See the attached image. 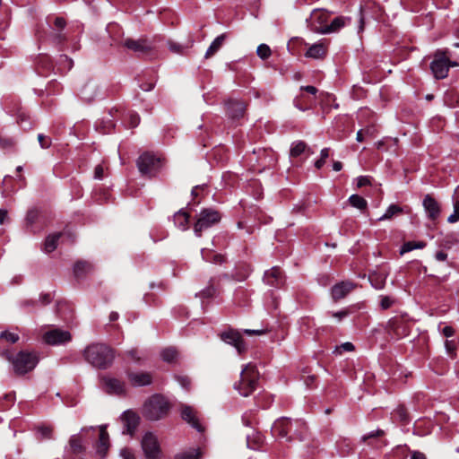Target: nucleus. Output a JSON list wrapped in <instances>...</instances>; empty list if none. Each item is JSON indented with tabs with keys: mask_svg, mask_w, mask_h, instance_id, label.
Segmentation results:
<instances>
[{
	"mask_svg": "<svg viewBox=\"0 0 459 459\" xmlns=\"http://www.w3.org/2000/svg\"><path fill=\"white\" fill-rule=\"evenodd\" d=\"M85 360L95 368L105 369L113 363L114 351L104 343H91L83 351Z\"/></svg>",
	"mask_w": 459,
	"mask_h": 459,
	"instance_id": "nucleus-1",
	"label": "nucleus"
},
{
	"mask_svg": "<svg viewBox=\"0 0 459 459\" xmlns=\"http://www.w3.org/2000/svg\"><path fill=\"white\" fill-rule=\"evenodd\" d=\"M169 402L161 395H152L143 407V415L149 420H159L164 418L169 411Z\"/></svg>",
	"mask_w": 459,
	"mask_h": 459,
	"instance_id": "nucleus-2",
	"label": "nucleus"
},
{
	"mask_svg": "<svg viewBox=\"0 0 459 459\" xmlns=\"http://www.w3.org/2000/svg\"><path fill=\"white\" fill-rule=\"evenodd\" d=\"M259 378V373L256 367L253 364H247L240 373V379L235 383L234 388L242 396L250 395L256 388Z\"/></svg>",
	"mask_w": 459,
	"mask_h": 459,
	"instance_id": "nucleus-3",
	"label": "nucleus"
},
{
	"mask_svg": "<svg viewBox=\"0 0 459 459\" xmlns=\"http://www.w3.org/2000/svg\"><path fill=\"white\" fill-rule=\"evenodd\" d=\"M13 369L18 375H24L31 371L39 362V357L36 352L20 351L14 357H9Z\"/></svg>",
	"mask_w": 459,
	"mask_h": 459,
	"instance_id": "nucleus-4",
	"label": "nucleus"
},
{
	"mask_svg": "<svg viewBox=\"0 0 459 459\" xmlns=\"http://www.w3.org/2000/svg\"><path fill=\"white\" fill-rule=\"evenodd\" d=\"M136 163L140 173L148 178L155 177L162 166L161 159L151 152L143 153Z\"/></svg>",
	"mask_w": 459,
	"mask_h": 459,
	"instance_id": "nucleus-5",
	"label": "nucleus"
},
{
	"mask_svg": "<svg viewBox=\"0 0 459 459\" xmlns=\"http://www.w3.org/2000/svg\"><path fill=\"white\" fill-rule=\"evenodd\" d=\"M293 427H298L301 430L305 429V421L301 420H290L289 418H281L274 421L272 427L273 436L280 438H286L288 441L292 440L291 434Z\"/></svg>",
	"mask_w": 459,
	"mask_h": 459,
	"instance_id": "nucleus-6",
	"label": "nucleus"
},
{
	"mask_svg": "<svg viewBox=\"0 0 459 459\" xmlns=\"http://www.w3.org/2000/svg\"><path fill=\"white\" fill-rule=\"evenodd\" d=\"M221 214L218 211L207 208L201 211L196 222L194 225V231L197 237H201L202 232L217 224L221 221Z\"/></svg>",
	"mask_w": 459,
	"mask_h": 459,
	"instance_id": "nucleus-7",
	"label": "nucleus"
},
{
	"mask_svg": "<svg viewBox=\"0 0 459 459\" xmlns=\"http://www.w3.org/2000/svg\"><path fill=\"white\" fill-rule=\"evenodd\" d=\"M430 69L436 79H444L448 75L449 57L446 56V51L437 50L435 52Z\"/></svg>",
	"mask_w": 459,
	"mask_h": 459,
	"instance_id": "nucleus-8",
	"label": "nucleus"
},
{
	"mask_svg": "<svg viewBox=\"0 0 459 459\" xmlns=\"http://www.w3.org/2000/svg\"><path fill=\"white\" fill-rule=\"evenodd\" d=\"M71 340V333L59 328L50 329L43 334V341L48 345H61Z\"/></svg>",
	"mask_w": 459,
	"mask_h": 459,
	"instance_id": "nucleus-9",
	"label": "nucleus"
},
{
	"mask_svg": "<svg viewBox=\"0 0 459 459\" xmlns=\"http://www.w3.org/2000/svg\"><path fill=\"white\" fill-rule=\"evenodd\" d=\"M142 447L148 459H157L160 445L157 437L152 432L146 433L142 439Z\"/></svg>",
	"mask_w": 459,
	"mask_h": 459,
	"instance_id": "nucleus-10",
	"label": "nucleus"
},
{
	"mask_svg": "<svg viewBox=\"0 0 459 459\" xmlns=\"http://www.w3.org/2000/svg\"><path fill=\"white\" fill-rule=\"evenodd\" d=\"M390 332L398 339L409 335L411 324L403 316L394 317L388 322Z\"/></svg>",
	"mask_w": 459,
	"mask_h": 459,
	"instance_id": "nucleus-11",
	"label": "nucleus"
},
{
	"mask_svg": "<svg viewBox=\"0 0 459 459\" xmlns=\"http://www.w3.org/2000/svg\"><path fill=\"white\" fill-rule=\"evenodd\" d=\"M180 412H181V418L186 422H187L189 425H191L197 431H199V432L204 431V428L199 420L198 412L194 407L186 405V404H181L180 405Z\"/></svg>",
	"mask_w": 459,
	"mask_h": 459,
	"instance_id": "nucleus-12",
	"label": "nucleus"
},
{
	"mask_svg": "<svg viewBox=\"0 0 459 459\" xmlns=\"http://www.w3.org/2000/svg\"><path fill=\"white\" fill-rule=\"evenodd\" d=\"M221 337L226 343L233 345L239 354L246 351L245 342L238 332L229 330L222 333Z\"/></svg>",
	"mask_w": 459,
	"mask_h": 459,
	"instance_id": "nucleus-13",
	"label": "nucleus"
},
{
	"mask_svg": "<svg viewBox=\"0 0 459 459\" xmlns=\"http://www.w3.org/2000/svg\"><path fill=\"white\" fill-rule=\"evenodd\" d=\"M79 94L85 102H91L99 94V84L94 80H88L82 86Z\"/></svg>",
	"mask_w": 459,
	"mask_h": 459,
	"instance_id": "nucleus-14",
	"label": "nucleus"
},
{
	"mask_svg": "<svg viewBox=\"0 0 459 459\" xmlns=\"http://www.w3.org/2000/svg\"><path fill=\"white\" fill-rule=\"evenodd\" d=\"M139 417L138 415L132 411H126L123 413V415L121 416V420L124 424V430H123V433L124 434H130L132 435L138 424H139Z\"/></svg>",
	"mask_w": 459,
	"mask_h": 459,
	"instance_id": "nucleus-15",
	"label": "nucleus"
},
{
	"mask_svg": "<svg viewBox=\"0 0 459 459\" xmlns=\"http://www.w3.org/2000/svg\"><path fill=\"white\" fill-rule=\"evenodd\" d=\"M327 49L328 45L326 41L321 40L317 43L311 45L305 53V56L314 59H323L326 56Z\"/></svg>",
	"mask_w": 459,
	"mask_h": 459,
	"instance_id": "nucleus-16",
	"label": "nucleus"
},
{
	"mask_svg": "<svg viewBox=\"0 0 459 459\" xmlns=\"http://www.w3.org/2000/svg\"><path fill=\"white\" fill-rule=\"evenodd\" d=\"M423 206L429 219L435 221L438 218L440 214L439 204L430 195H425L423 199Z\"/></svg>",
	"mask_w": 459,
	"mask_h": 459,
	"instance_id": "nucleus-17",
	"label": "nucleus"
},
{
	"mask_svg": "<svg viewBox=\"0 0 459 459\" xmlns=\"http://www.w3.org/2000/svg\"><path fill=\"white\" fill-rule=\"evenodd\" d=\"M127 377L134 386H144L152 382V377L148 372H128Z\"/></svg>",
	"mask_w": 459,
	"mask_h": 459,
	"instance_id": "nucleus-18",
	"label": "nucleus"
},
{
	"mask_svg": "<svg viewBox=\"0 0 459 459\" xmlns=\"http://www.w3.org/2000/svg\"><path fill=\"white\" fill-rule=\"evenodd\" d=\"M109 448V437L106 430V426L100 427L99 440L96 445V452L100 458H104Z\"/></svg>",
	"mask_w": 459,
	"mask_h": 459,
	"instance_id": "nucleus-19",
	"label": "nucleus"
},
{
	"mask_svg": "<svg viewBox=\"0 0 459 459\" xmlns=\"http://www.w3.org/2000/svg\"><path fill=\"white\" fill-rule=\"evenodd\" d=\"M228 115L232 119H238L244 116L246 105L243 101L230 100L226 102Z\"/></svg>",
	"mask_w": 459,
	"mask_h": 459,
	"instance_id": "nucleus-20",
	"label": "nucleus"
},
{
	"mask_svg": "<svg viewBox=\"0 0 459 459\" xmlns=\"http://www.w3.org/2000/svg\"><path fill=\"white\" fill-rule=\"evenodd\" d=\"M354 287L355 285L351 281L339 282L332 288V297L334 300L343 299L354 289Z\"/></svg>",
	"mask_w": 459,
	"mask_h": 459,
	"instance_id": "nucleus-21",
	"label": "nucleus"
},
{
	"mask_svg": "<svg viewBox=\"0 0 459 459\" xmlns=\"http://www.w3.org/2000/svg\"><path fill=\"white\" fill-rule=\"evenodd\" d=\"M351 22L350 18L339 16L334 18L330 24H327L321 29H318V32L322 34H329L339 31L342 28L346 26Z\"/></svg>",
	"mask_w": 459,
	"mask_h": 459,
	"instance_id": "nucleus-22",
	"label": "nucleus"
},
{
	"mask_svg": "<svg viewBox=\"0 0 459 459\" xmlns=\"http://www.w3.org/2000/svg\"><path fill=\"white\" fill-rule=\"evenodd\" d=\"M122 44L126 48L136 53H147L152 48L147 41L143 39L135 40L133 39H126Z\"/></svg>",
	"mask_w": 459,
	"mask_h": 459,
	"instance_id": "nucleus-23",
	"label": "nucleus"
},
{
	"mask_svg": "<svg viewBox=\"0 0 459 459\" xmlns=\"http://www.w3.org/2000/svg\"><path fill=\"white\" fill-rule=\"evenodd\" d=\"M264 281L266 284L271 286H280L283 283L282 272L279 267H273L271 270L266 271L264 275Z\"/></svg>",
	"mask_w": 459,
	"mask_h": 459,
	"instance_id": "nucleus-24",
	"label": "nucleus"
},
{
	"mask_svg": "<svg viewBox=\"0 0 459 459\" xmlns=\"http://www.w3.org/2000/svg\"><path fill=\"white\" fill-rule=\"evenodd\" d=\"M316 105V97H307L305 94L300 93L294 99V106L301 110L306 111L313 108Z\"/></svg>",
	"mask_w": 459,
	"mask_h": 459,
	"instance_id": "nucleus-25",
	"label": "nucleus"
},
{
	"mask_svg": "<svg viewBox=\"0 0 459 459\" xmlns=\"http://www.w3.org/2000/svg\"><path fill=\"white\" fill-rule=\"evenodd\" d=\"M386 278L387 273L385 271L373 272L368 276L371 285L377 290H381L385 287Z\"/></svg>",
	"mask_w": 459,
	"mask_h": 459,
	"instance_id": "nucleus-26",
	"label": "nucleus"
},
{
	"mask_svg": "<svg viewBox=\"0 0 459 459\" xmlns=\"http://www.w3.org/2000/svg\"><path fill=\"white\" fill-rule=\"evenodd\" d=\"M330 17V13L324 9L314 10L311 13V20L314 22H317L319 27L316 30L318 31V29L327 25L328 19Z\"/></svg>",
	"mask_w": 459,
	"mask_h": 459,
	"instance_id": "nucleus-27",
	"label": "nucleus"
},
{
	"mask_svg": "<svg viewBox=\"0 0 459 459\" xmlns=\"http://www.w3.org/2000/svg\"><path fill=\"white\" fill-rule=\"evenodd\" d=\"M113 114L110 111L106 117H104L100 122L96 124L97 130H100L102 134H108L115 127L113 122Z\"/></svg>",
	"mask_w": 459,
	"mask_h": 459,
	"instance_id": "nucleus-28",
	"label": "nucleus"
},
{
	"mask_svg": "<svg viewBox=\"0 0 459 459\" xmlns=\"http://www.w3.org/2000/svg\"><path fill=\"white\" fill-rule=\"evenodd\" d=\"M104 383L108 393L120 394L125 391L124 383L117 378H105Z\"/></svg>",
	"mask_w": 459,
	"mask_h": 459,
	"instance_id": "nucleus-29",
	"label": "nucleus"
},
{
	"mask_svg": "<svg viewBox=\"0 0 459 459\" xmlns=\"http://www.w3.org/2000/svg\"><path fill=\"white\" fill-rule=\"evenodd\" d=\"M92 271V265L87 261H78L74 264V273L75 277L82 278Z\"/></svg>",
	"mask_w": 459,
	"mask_h": 459,
	"instance_id": "nucleus-30",
	"label": "nucleus"
},
{
	"mask_svg": "<svg viewBox=\"0 0 459 459\" xmlns=\"http://www.w3.org/2000/svg\"><path fill=\"white\" fill-rule=\"evenodd\" d=\"M225 39H226L225 34H221V35L218 36L212 42L210 47L208 48V49L204 55V57L208 59V58H211L212 56H214L220 50V48L222 47V45L225 41Z\"/></svg>",
	"mask_w": 459,
	"mask_h": 459,
	"instance_id": "nucleus-31",
	"label": "nucleus"
},
{
	"mask_svg": "<svg viewBox=\"0 0 459 459\" xmlns=\"http://www.w3.org/2000/svg\"><path fill=\"white\" fill-rule=\"evenodd\" d=\"M305 152H307V155L313 153L305 142L298 141L292 143L290 152V157L296 158Z\"/></svg>",
	"mask_w": 459,
	"mask_h": 459,
	"instance_id": "nucleus-32",
	"label": "nucleus"
},
{
	"mask_svg": "<svg viewBox=\"0 0 459 459\" xmlns=\"http://www.w3.org/2000/svg\"><path fill=\"white\" fill-rule=\"evenodd\" d=\"M174 222L178 229L182 230H187L189 214L182 210L178 211L174 214Z\"/></svg>",
	"mask_w": 459,
	"mask_h": 459,
	"instance_id": "nucleus-33",
	"label": "nucleus"
},
{
	"mask_svg": "<svg viewBox=\"0 0 459 459\" xmlns=\"http://www.w3.org/2000/svg\"><path fill=\"white\" fill-rule=\"evenodd\" d=\"M61 236H62L61 233H55V234L48 235L44 242L43 250L46 253L53 252L56 248L57 242Z\"/></svg>",
	"mask_w": 459,
	"mask_h": 459,
	"instance_id": "nucleus-34",
	"label": "nucleus"
},
{
	"mask_svg": "<svg viewBox=\"0 0 459 459\" xmlns=\"http://www.w3.org/2000/svg\"><path fill=\"white\" fill-rule=\"evenodd\" d=\"M65 21L62 17H56L54 22V30L53 38L56 42H61L65 39V36L61 33V31L65 27Z\"/></svg>",
	"mask_w": 459,
	"mask_h": 459,
	"instance_id": "nucleus-35",
	"label": "nucleus"
},
{
	"mask_svg": "<svg viewBox=\"0 0 459 459\" xmlns=\"http://www.w3.org/2000/svg\"><path fill=\"white\" fill-rule=\"evenodd\" d=\"M52 300V297L48 293H44L39 296V299H27L22 302L23 307L32 306L36 307L38 304H40L41 306H46L49 304Z\"/></svg>",
	"mask_w": 459,
	"mask_h": 459,
	"instance_id": "nucleus-36",
	"label": "nucleus"
},
{
	"mask_svg": "<svg viewBox=\"0 0 459 459\" xmlns=\"http://www.w3.org/2000/svg\"><path fill=\"white\" fill-rule=\"evenodd\" d=\"M349 203L351 206L358 208L359 210H364L367 208L368 203L367 201L359 195H352L349 198Z\"/></svg>",
	"mask_w": 459,
	"mask_h": 459,
	"instance_id": "nucleus-37",
	"label": "nucleus"
},
{
	"mask_svg": "<svg viewBox=\"0 0 459 459\" xmlns=\"http://www.w3.org/2000/svg\"><path fill=\"white\" fill-rule=\"evenodd\" d=\"M426 246V244L422 241L415 242V241H408L405 242L400 250V254L403 255L407 252L412 251L417 248H423Z\"/></svg>",
	"mask_w": 459,
	"mask_h": 459,
	"instance_id": "nucleus-38",
	"label": "nucleus"
},
{
	"mask_svg": "<svg viewBox=\"0 0 459 459\" xmlns=\"http://www.w3.org/2000/svg\"><path fill=\"white\" fill-rule=\"evenodd\" d=\"M202 255L203 258L207 261L213 264H221L224 261V257L221 255L216 254L212 255L209 250L203 249L202 250Z\"/></svg>",
	"mask_w": 459,
	"mask_h": 459,
	"instance_id": "nucleus-39",
	"label": "nucleus"
},
{
	"mask_svg": "<svg viewBox=\"0 0 459 459\" xmlns=\"http://www.w3.org/2000/svg\"><path fill=\"white\" fill-rule=\"evenodd\" d=\"M402 212L403 209L400 206L396 204H391L385 211V214L379 218V221L389 220L394 215L401 213Z\"/></svg>",
	"mask_w": 459,
	"mask_h": 459,
	"instance_id": "nucleus-40",
	"label": "nucleus"
},
{
	"mask_svg": "<svg viewBox=\"0 0 459 459\" xmlns=\"http://www.w3.org/2000/svg\"><path fill=\"white\" fill-rule=\"evenodd\" d=\"M161 357L164 361L173 362L178 358V351L174 348H166L162 351Z\"/></svg>",
	"mask_w": 459,
	"mask_h": 459,
	"instance_id": "nucleus-41",
	"label": "nucleus"
},
{
	"mask_svg": "<svg viewBox=\"0 0 459 459\" xmlns=\"http://www.w3.org/2000/svg\"><path fill=\"white\" fill-rule=\"evenodd\" d=\"M256 54H257V56L261 59L265 60V59H268L271 56L272 51H271V48H270V47L268 45H266V44H260L257 47Z\"/></svg>",
	"mask_w": 459,
	"mask_h": 459,
	"instance_id": "nucleus-42",
	"label": "nucleus"
},
{
	"mask_svg": "<svg viewBox=\"0 0 459 459\" xmlns=\"http://www.w3.org/2000/svg\"><path fill=\"white\" fill-rule=\"evenodd\" d=\"M263 443V438L260 435H255L253 437L247 436V444L250 449L256 450Z\"/></svg>",
	"mask_w": 459,
	"mask_h": 459,
	"instance_id": "nucleus-43",
	"label": "nucleus"
},
{
	"mask_svg": "<svg viewBox=\"0 0 459 459\" xmlns=\"http://www.w3.org/2000/svg\"><path fill=\"white\" fill-rule=\"evenodd\" d=\"M70 446L73 450V452L74 453H80L82 451V441L80 439V437H76V436H73L71 438H70Z\"/></svg>",
	"mask_w": 459,
	"mask_h": 459,
	"instance_id": "nucleus-44",
	"label": "nucleus"
},
{
	"mask_svg": "<svg viewBox=\"0 0 459 459\" xmlns=\"http://www.w3.org/2000/svg\"><path fill=\"white\" fill-rule=\"evenodd\" d=\"M454 212L447 218L449 223H455L459 221V199L454 200Z\"/></svg>",
	"mask_w": 459,
	"mask_h": 459,
	"instance_id": "nucleus-45",
	"label": "nucleus"
},
{
	"mask_svg": "<svg viewBox=\"0 0 459 459\" xmlns=\"http://www.w3.org/2000/svg\"><path fill=\"white\" fill-rule=\"evenodd\" d=\"M307 429L306 424H305V429L302 430L298 427H293L291 434L290 436H292V439L298 438L299 440H302L305 438V437L307 435Z\"/></svg>",
	"mask_w": 459,
	"mask_h": 459,
	"instance_id": "nucleus-46",
	"label": "nucleus"
},
{
	"mask_svg": "<svg viewBox=\"0 0 459 459\" xmlns=\"http://www.w3.org/2000/svg\"><path fill=\"white\" fill-rule=\"evenodd\" d=\"M445 347L447 354L452 358L455 359L456 356L455 353V343L454 341L446 340L445 342Z\"/></svg>",
	"mask_w": 459,
	"mask_h": 459,
	"instance_id": "nucleus-47",
	"label": "nucleus"
},
{
	"mask_svg": "<svg viewBox=\"0 0 459 459\" xmlns=\"http://www.w3.org/2000/svg\"><path fill=\"white\" fill-rule=\"evenodd\" d=\"M394 300L389 297V296H382L381 297V301H380V307L382 309H388L389 307H392V305L394 304Z\"/></svg>",
	"mask_w": 459,
	"mask_h": 459,
	"instance_id": "nucleus-48",
	"label": "nucleus"
},
{
	"mask_svg": "<svg viewBox=\"0 0 459 459\" xmlns=\"http://www.w3.org/2000/svg\"><path fill=\"white\" fill-rule=\"evenodd\" d=\"M38 140H39V145L42 148H44V149L49 148L50 145H51V139H50V137L46 136V135H44L42 134H39L38 135Z\"/></svg>",
	"mask_w": 459,
	"mask_h": 459,
	"instance_id": "nucleus-49",
	"label": "nucleus"
},
{
	"mask_svg": "<svg viewBox=\"0 0 459 459\" xmlns=\"http://www.w3.org/2000/svg\"><path fill=\"white\" fill-rule=\"evenodd\" d=\"M216 294V289L213 285L210 284L207 288L202 290L200 296L203 298H212Z\"/></svg>",
	"mask_w": 459,
	"mask_h": 459,
	"instance_id": "nucleus-50",
	"label": "nucleus"
},
{
	"mask_svg": "<svg viewBox=\"0 0 459 459\" xmlns=\"http://www.w3.org/2000/svg\"><path fill=\"white\" fill-rule=\"evenodd\" d=\"M177 381L179 383V385L188 390L190 387L191 381L188 377L186 376H177L176 377Z\"/></svg>",
	"mask_w": 459,
	"mask_h": 459,
	"instance_id": "nucleus-51",
	"label": "nucleus"
},
{
	"mask_svg": "<svg viewBox=\"0 0 459 459\" xmlns=\"http://www.w3.org/2000/svg\"><path fill=\"white\" fill-rule=\"evenodd\" d=\"M199 455L196 452H187L177 455L175 459H198Z\"/></svg>",
	"mask_w": 459,
	"mask_h": 459,
	"instance_id": "nucleus-52",
	"label": "nucleus"
},
{
	"mask_svg": "<svg viewBox=\"0 0 459 459\" xmlns=\"http://www.w3.org/2000/svg\"><path fill=\"white\" fill-rule=\"evenodd\" d=\"M394 414H395V416L398 417V419L401 421H406L407 420V411H406V409L403 406H399L395 410Z\"/></svg>",
	"mask_w": 459,
	"mask_h": 459,
	"instance_id": "nucleus-53",
	"label": "nucleus"
},
{
	"mask_svg": "<svg viewBox=\"0 0 459 459\" xmlns=\"http://www.w3.org/2000/svg\"><path fill=\"white\" fill-rule=\"evenodd\" d=\"M0 338H4L12 343H15L19 340V335L14 333H2Z\"/></svg>",
	"mask_w": 459,
	"mask_h": 459,
	"instance_id": "nucleus-54",
	"label": "nucleus"
},
{
	"mask_svg": "<svg viewBox=\"0 0 459 459\" xmlns=\"http://www.w3.org/2000/svg\"><path fill=\"white\" fill-rule=\"evenodd\" d=\"M384 435V431L382 429H377L376 431H371L368 434H366L362 437V441L367 442L368 439L377 437H382Z\"/></svg>",
	"mask_w": 459,
	"mask_h": 459,
	"instance_id": "nucleus-55",
	"label": "nucleus"
},
{
	"mask_svg": "<svg viewBox=\"0 0 459 459\" xmlns=\"http://www.w3.org/2000/svg\"><path fill=\"white\" fill-rule=\"evenodd\" d=\"M342 350L344 351H352L354 350V345L351 342H344L340 347H336L335 352L341 354Z\"/></svg>",
	"mask_w": 459,
	"mask_h": 459,
	"instance_id": "nucleus-56",
	"label": "nucleus"
},
{
	"mask_svg": "<svg viewBox=\"0 0 459 459\" xmlns=\"http://www.w3.org/2000/svg\"><path fill=\"white\" fill-rule=\"evenodd\" d=\"M120 457L122 459H135L134 453L128 448H122L120 451Z\"/></svg>",
	"mask_w": 459,
	"mask_h": 459,
	"instance_id": "nucleus-57",
	"label": "nucleus"
},
{
	"mask_svg": "<svg viewBox=\"0 0 459 459\" xmlns=\"http://www.w3.org/2000/svg\"><path fill=\"white\" fill-rule=\"evenodd\" d=\"M140 123V117L136 113H131L129 115V124L131 127H135Z\"/></svg>",
	"mask_w": 459,
	"mask_h": 459,
	"instance_id": "nucleus-58",
	"label": "nucleus"
},
{
	"mask_svg": "<svg viewBox=\"0 0 459 459\" xmlns=\"http://www.w3.org/2000/svg\"><path fill=\"white\" fill-rule=\"evenodd\" d=\"M369 184H370V179L368 177L360 176L357 179V186L358 187H362V186H368Z\"/></svg>",
	"mask_w": 459,
	"mask_h": 459,
	"instance_id": "nucleus-59",
	"label": "nucleus"
},
{
	"mask_svg": "<svg viewBox=\"0 0 459 459\" xmlns=\"http://www.w3.org/2000/svg\"><path fill=\"white\" fill-rule=\"evenodd\" d=\"M104 176V169H103V166L99 164L95 167V169H94V178L96 179H102Z\"/></svg>",
	"mask_w": 459,
	"mask_h": 459,
	"instance_id": "nucleus-60",
	"label": "nucleus"
},
{
	"mask_svg": "<svg viewBox=\"0 0 459 459\" xmlns=\"http://www.w3.org/2000/svg\"><path fill=\"white\" fill-rule=\"evenodd\" d=\"M126 354L134 360L139 361L141 357L139 355V351L136 349H132L126 352Z\"/></svg>",
	"mask_w": 459,
	"mask_h": 459,
	"instance_id": "nucleus-61",
	"label": "nucleus"
},
{
	"mask_svg": "<svg viewBox=\"0 0 459 459\" xmlns=\"http://www.w3.org/2000/svg\"><path fill=\"white\" fill-rule=\"evenodd\" d=\"M300 91H305L313 96H316V92L318 91V90L315 86H312V85L301 86Z\"/></svg>",
	"mask_w": 459,
	"mask_h": 459,
	"instance_id": "nucleus-62",
	"label": "nucleus"
},
{
	"mask_svg": "<svg viewBox=\"0 0 459 459\" xmlns=\"http://www.w3.org/2000/svg\"><path fill=\"white\" fill-rule=\"evenodd\" d=\"M349 315L348 310H341L338 312H334L332 314V316L335 318H337L339 321L342 320L344 317H346Z\"/></svg>",
	"mask_w": 459,
	"mask_h": 459,
	"instance_id": "nucleus-63",
	"label": "nucleus"
},
{
	"mask_svg": "<svg viewBox=\"0 0 459 459\" xmlns=\"http://www.w3.org/2000/svg\"><path fill=\"white\" fill-rule=\"evenodd\" d=\"M169 49L174 53H181L182 52V46L177 44V43H169Z\"/></svg>",
	"mask_w": 459,
	"mask_h": 459,
	"instance_id": "nucleus-64",
	"label": "nucleus"
}]
</instances>
